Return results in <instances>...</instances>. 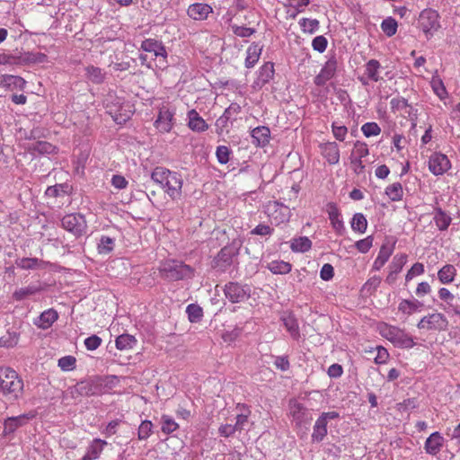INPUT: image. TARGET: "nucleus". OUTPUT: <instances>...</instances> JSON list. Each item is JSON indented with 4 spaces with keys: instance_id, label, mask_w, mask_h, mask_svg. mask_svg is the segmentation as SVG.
<instances>
[{
    "instance_id": "nucleus-1",
    "label": "nucleus",
    "mask_w": 460,
    "mask_h": 460,
    "mask_svg": "<svg viewBox=\"0 0 460 460\" xmlns=\"http://www.w3.org/2000/svg\"><path fill=\"white\" fill-rule=\"evenodd\" d=\"M151 179L159 184L172 199L177 200L181 197L183 180L180 173L164 167H156L151 173Z\"/></svg>"
},
{
    "instance_id": "nucleus-2",
    "label": "nucleus",
    "mask_w": 460,
    "mask_h": 460,
    "mask_svg": "<svg viewBox=\"0 0 460 460\" xmlns=\"http://www.w3.org/2000/svg\"><path fill=\"white\" fill-rule=\"evenodd\" d=\"M23 381L15 370L10 367L0 368V392L8 400L17 401L23 394Z\"/></svg>"
},
{
    "instance_id": "nucleus-3",
    "label": "nucleus",
    "mask_w": 460,
    "mask_h": 460,
    "mask_svg": "<svg viewBox=\"0 0 460 460\" xmlns=\"http://www.w3.org/2000/svg\"><path fill=\"white\" fill-rule=\"evenodd\" d=\"M161 277L169 281L190 279L194 277V269L177 260H166L159 267Z\"/></svg>"
},
{
    "instance_id": "nucleus-4",
    "label": "nucleus",
    "mask_w": 460,
    "mask_h": 460,
    "mask_svg": "<svg viewBox=\"0 0 460 460\" xmlns=\"http://www.w3.org/2000/svg\"><path fill=\"white\" fill-rule=\"evenodd\" d=\"M379 333L382 337L392 342L395 347L401 349H411L416 343L413 338L397 326L382 323L378 326Z\"/></svg>"
},
{
    "instance_id": "nucleus-5",
    "label": "nucleus",
    "mask_w": 460,
    "mask_h": 460,
    "mask_svg": "<svg viewBox=\"0 0 460 460\" xmlns=\"http://www.w3.org/2000/svg\"><path fill=\"white\" fill-rule=\"evenodd\" d=\"M439 19V13L434 9L427 8L420 12L418 27L423 31L427 40L431 39L441 27Z\"/></svg>"
},
{
    "instance_id": "nucleus-6",
    "label": "nucleus",
    "mask_w": 460,
    "mask_h": 460,
    "mask_svg": "<svg viewBox=\"0 0 460 460\" xmlns=\"http://www.w3.org/2000/svg\"><path fill=\"white\" fill-rule=\"evenodd\" d=\"M241 243L234 241L223 247L214 260V267L221 271H226L231 267L239 254Z\"/></svg>"
},
{
    "instance_id": "nucleus-7",
    "label": "nucleus",
    "mask_w": 460,
    "mask_h": 460,
    "mask_svg": "<svg viewBox=\"0 0 460 460\" xmlns=\"http://www.w3.org/2000/svg\"><path fill=\"white\" fill-rule=\"evenodd\" d=\"M339 418L340 413L335 411L322 412L314 424L313 432L311 435L312 442H322L328 434V422Z\"/></svg>"
},
{
    "instance_id": "nucleus-8",
    "label": "nucleus",
    "mask_w": 460,
    "mask_h": 460,
    "mask_svg": "<svg viewBox=\"0 0 460 460\" xmlns=\"http://www.w3.org/2000/svg\"><path fill=\"white\" fill-rule=\"evenodd\" d=\"M102 393V384L99 377L80 381L71 389L72 396L75 398L99 395Z\"/></svg>"
},
{
    "instance_id": "nucleus-9",
    "label": "nucleus",
    "mask_w": 460,
    "mask_h": 460,
    "mask_svg": "<svg viewBox=\"0 0 460 460\" xmlns=\"http://www.w3.org/2000/svg\"><path fill=\"white\" fill-rule=\"evenodd\" d=\"M140 49L146 52L153 53L157 58V66L160 69L167 67V51L162 41L155 39H146L142 41Z\"/></svg>"
},
{
    "instance_id": "nucleus-10",
    "label": "nucleus",
    "mask_w": 460,
    "mask_h": 460,
    "mask_svg": "<svg viewBox=\"0 0 460 460\" xmlns=\"http://www.w3.org/2000/svg\"><path fill=\"white\" fill-rule=\"evenodd\" d=\"M224 294L231 303H242L251 296V288L246 284L229 282L225 286Z\"/></svg>"
},
{
    "instance_id": "nucleus-11",
    "label": "nucleus",
    "mask_w": 460,
    "mask_h": 460,
    "mask_svg": "<svg viewBox=\"0 0 460 460\" xmlns=\"http://www.w3.org/2000/svg\"><path fill=\"white\" fill-rule=\"evenodd\" d=\"M438 295L442 301L439 307L448 315H456L460 319V298L454 296L446 288H439Z\"/></svg>"
},
{
    "instance_id": "nucleus-12",
    "label": "nucleus",
    "mask_w": 460,
    "mask_h": 460,
    "mask_svg": "<svg viewBox=\"0 0 460 460\" xmlns=\"http://www.w3.org/2000/svg\"><path fill=\"white\" fill-rule=\"evenodd\" d=\"M448 326V321L447 317L441 313H432L423 316L419 323L417 327L420 330L427 331H445Z\"/></svg>"
},
{
    "instance_id": "nucleus-13",
    "label": "nucleus",
    "mask_w": 460,
    "mask_h": 460,
    "mask_svg": "<svg viewBox=\"0 0 460 460\" xmlns=\"http://www.w3.org/2000/svg\"><path fill=\"white\" fill-rule=\"evenodd\" d=\"M61 225L64 229L75 237L83 235L87 228L85 218L81 214L66 215L61 220Z\"/></svg>"
},
{
    "instance_id": "nucleus-14",
    "label": "nucleus",
    "mask_w": 460,
    "mask_h": 460,
    "mask_svg": "<svg viewBox=\"0 0 460 460\" xmlns=\"http://www.w3.org/2000/svg\"><path fill=\"white\" fill-rule=\"evenodd\" d=\"M36 417V412L31 411L19 416L7 417L4 420L3 436L8 437L13 434L19 428L25 426L29 420Z\"/></svg>"
},
{
    "instance_id": "nucleus-15",
    "label": "nucleus",
    "mask_w": 460,
    "mask_h": 460,
    "mask_svg": "<svg viewBox=\"0 0 460 460\" xmlns=\"http://www.w3.org/2000/svg\"><path fill=\"white\" fill-rule=\"evenodd\" d=\"M428 166L433 175L440 176L451 168V162L445 154L434 152L429 158Z\"/></svg>"
},
{
    "instance_id": "nucleus-16",
    "label": "nucleus",
    "mask_w": 460,
    "mask_h": 460,
    "mask_svg": "<svg viewBox=\"0 0 460 460\" xmlns=\"http://www.w3.org/2000/svg\"><path fill=\"white\" fill-rule=\"evenodd\" d=\"M174 111L166 106L160 108L157 119L155 121V127L161 133H168L173 127Z\"/></svg>"
},
{
    "instance_id": "nucleus-17",
    "label": "nucleus",
    "mask_w": 460,
    "mask_h": 460,
    "mask_svg": "<svg viewBox=\"0 0 460 460\" xmlns=\"http://www.w3.org/2000/svg\"><path fill=\"white\" fill-rule=\"evenodd\" d=\"M338 66L337 58L331 57L322 67L320 73L314 77V84L317 86H323L328 81L334 77Z\"/></svg>"
},
{
    "instance_id": "nucleus-18",
    "label": "nucleus",
    "mask_w": 460,
    "mask_h": 460,
    "mask_svg": "<svg viewBox=\"0 0 460 460\" xmlns=\"http://www.w3.org/2000/svg\"><path fill=\"white\" fill-rule=\"evenodd\" d=\"M289 412L292 417V420L296 426H302L312 420L309 410L303 403L296 400L290 401Z\"/></svg>"
},
{
    "instance_id": "nucleus-19",
    "label": "nucleus",
    "mask_w": 460,
    "mask_h": 460,
    "mask_svg": "<svg viewBox=\"0 0 460 460\" xmlns=\"http://www.w3.org/2000/svg\"><path fill=\"white\" fill-rule=\"evenodd\" d=\"M212 13V6L205 3L191 4L187 9V15L194 21H205Z\"/></svg>"
},
{
    "instance_id": "nucleus-20",
    "label": "nucleus",
    "mask_w": 460,
    "mask_h": 460,
    "mask_svg": "<svg viewBox=\"0 0 460 460\" xmlns=\"http://www.w3.org/2000/svg\"><path fill=\"white\" fill-rule=\"evenodd\" d=\"M445 438L438 432L435 431L429 435L424 443L425 452L430 456H437L444 447Z\"/></svg>"
},
{
    "instance_id": "nucleus-21",
    "label": "nucleus",
    "mask_w": 460,
    "mask_h": 460,
    "mask_svg": "<svg viewBox=\"0 0 460 460\" xmlns=\"http://www.w3.org/2000/svg\"><path fill=\"white\" fill-rule=\"evenodd\" d=\"M327 213L333 230L341 235L345 231V226L337 205L335 203H329L327 205Z\"/></svg>"
},
{
    "instance_id": "nucleus-22",
    "label": "nucleus",
    "mask_w": 460,
    "mask_h": 460,
    "mask_svg": "<svg viewBox=\"0 0 460 460\" xmlns=\"http://www.w3.org/2000/svg\"><path fill=\"white\" fill-rule=\"evenodd\" d=\"M58 319V312L49 308L43 311L37 318L33 320V324L39 329L47 330Z\"/></svg>"
},
{
    "instance_id": "nucleus-23",
    "label": "nucleus",
    "mask_w": 460,
    "mask_h": 460,
    "mask_svg": "<svg viewBox=\"0 0 460 460\" xmlns=\"http://www.w3.org/2000/svg\"><path fill=\"white\" fill-rule=\"evenodd\" d=\"M319 147L322 155L330 164H337L340 162V148L336 142L322 143Z\"/></svg>"
},
{
    "instance_id": "nucleus-24",
    "label": "nucleus",
    "mask_w": 460,
    "mask_h": 460,
    "mask_svg": "<svg viewBox=\"0 0 460 460\" xmlns=\"http://www.w3.org/2000/svg\"><path fill=\"white\" fill-rule=\"evenodd\" d=\"M252 143L258 147L266 146L270 139V131L268 127L260 126L252 130Z\"/></svg>"
},
{
    "instance_id": "nucleus-25",
    "label": "nucleus",
    "mask_w": 460,
    "mask_h": 460,
    "mask_svg": "<svg viewBox=\"0 0 460 460\" xmlns=\"http://www.w3.org/2000/svg\"><path fill=\"white\" fill-rule=\"evenodd\" d=\"M188 127L195 132H205L208 129V123L194 109L188 111Z\"/></svg>"
},
{
    "instance_id": "nucleus-26",
    "label": "nucleus",
    "mask_w": 460,
    "mask_h": 460,
    "mask_svg": "<svg viewBox=\"0 0 460 460\" xmlns=\"http://www.w3.org/2000/svg\"><path fill=\"white\" fill-rule=\"evenodd\" d=\"M424 304L412 297L411 299H402L398 305V311L404 315L410 316L415 313L420 312Z\"/></svg>"
},
{
    "instance_id": "nucleus-27",
    "label": "nucleus",
    "mask_w": 460,
    "mask_h": 460,
    "mask_svg": "<svg viewBox=\"0 0 460 460\" xmlns=\"http://www.w3.org/2000/svg\"><path fill=\"white\" fill-rule=\"evenodd\" d=\"M263 46L257 42H252L246 49L245 67L252 68L260 59Z\"/></svg>"
},
{
    "instance_id": "nucleus-28",
    "label": "nucleus",
    "mask_w": 460,
    "mask_h": 460,
    "mask_svg": "<svg viewBox=\"0 0 460 460\" xmlns=\"http://www.w3.org/2000/svg\"><path fill=\"white\" fill-rule=\"evenodd\" d=\"M43 288L40 285H29L26 287H22L20 288H17L12 295V297L14 301H23L27 299L28 297L34 296L40 292H41Z\"/></svg>"
},
{
    "instance_id": "nucleus-29",
    "label": "nucleus",
    "mask_w": 460,
    "mask_h": 460,
    "mask_svg": "<svg viewBox=\"0 0 460 460\" xmlns=\"http://www.w3.org/2000/svg\"><path fill=\"white\" fill-rule=\"evenodd\" d=\"M107 445L105 440L95 438L92 441L89 447L86 449L84 456L82 457V460H95L97 459L101 453L102 452L104 447Z\"/></svg>"
},
{
    "instance_id": "nucleus-30",
    "label": "nucleus",
    "mask_w": 460,
    "mask_h": 460,
    "mask_svg": "<svg viewBox=\"0 0 460 460\" xmlns=\"http://www.w3.org/2000/svg\"><path fill=\"white\" fill-rule=\"evenodd\" d=\"M25 84L26 81L18 75H3L0 78V85L9 90H22L24 88Z\"/></svg>"
},
{
    "instance_id": "nucleus-31",
    "label": "nucleus",
    "mask_w": 460,
    "mask_h": 460,
    "mask_svg": "<svg viewBox=\"0 0 460 460\" xmlns=\"http://www.w3.org/2000/svg\"><path fill=\"white\" fill-rule=\"evenodd\" d=\"M364 67V73L371 82L376 83L382 79L380 75L382 66L378 60L370 59L365 64Z\"/></svg>"
},
{
    "instance_id": "nucleus-32",
    "label": "nucleus",
    "mask_w": 460,
    "mask_h": 460,
    "mask_svg": "<svg viewBox=\"0 0 460 460\" xmlns=\"http://www.w3.org/2000/svg\"><path fill=\"white\" fill-rule=\"evenodd\" d=\"M84 70L87 81L91 82L92 84H102L106 78V72H104L101 67L87 66Z\"/></svg>"
},
{
    "instance_id": "nucleus-33",
    "label": "nucleus",
    "mask_w": 460,
    "mask_h": 460,
    "mask_svg": "<svg viewBox=\"0 0 460 460\" xmlns=\"http://www.w3.org/2000/svg\"><path fill=\"white\" fill-rule=\"evenodd\" d=\"M312 248V241L307 236L295 237L290 241V249L293 252L304 253Z\"/></svg>"
},
{
    "instance_id": "nucleus-34",
    "label": "nucleus",
    "mask_w": 460,
    "mask_h": 460,
    "mask_svg": "<svg viewBox=\"0 0 460 460\" xmlns=\"http://www.w3.org/2000/svg\"><path fill=\"white\" fill-rule=\"evenodd\" d=\"M282 321L292 339L297 341L300 338V332L296 318L292 314H288L282 317Z\"/></svg>"
},
{
    "instance_id": "nucleus-35",
    "label": "nucleus",
    "mask_w": 460,
    "mask_h": 460,
    "mask_svg": "<svg viewBox=\"0 0 460 460\" xmlns=\"http://www.w3.org/2000/svg\"><path fill=\"white\" fill-rule=\"evenodd\" d=\"M15 264L22 270H38L43 269L46 262L38 258H19L15 261Z\"/></svg>"
},
{
    "instance_id": "nucleus-36",
    "label": "nucleus",
    "mask_w": 460,
    "mask_h": 460,
    "mask_svg": "<svg viewBox=\"0 0 460 460\" xmlns=\"http://www.w3.org/2000/svg\"><path fill=\"white\" fill-rule=\"evenodd\" d=\"M433 220L440 231L447 230L452 221L451 217L439 208H436Z\"/></svg>"
},
{
    "instance_id": "nucleus-37",
    "label": "nucleus",
    "mask_w": 460,
    "mask_h": 460,
    "mask_svg": "<svg viewBox=\"0 0 460 460\" xmlns=\"http://www.w3.org/2000/svg\"><path fill=\"white\" fill-rule=\"evenodd\" d=\"M392 252H393V250L390 247H388L386 245H383L380 248L378 254L374 261L373 270H380L385 266V264L388 261L389 258L392 255Z\"/></svg>"
},
{
    "instance_id": "nucleus-38",
    "label": "nucleus",
    "mask_w": 460,
    "mask_h": 460,
    "mask_svg": "<svg viewBox=\"0 0 460 460\" xmlns=\"http://www.w3.org/2000/svg\"><path fill=\"white\" fill-rule=\"evenodd\" d=\"M274 64L266 62L258 71V83L264 84L269 83L274 76Z\"/></svg>"
},
{
    "instance_id": "nucleus-39",
    "label": "nucleus",
    "mask_w": 460,
    "mask_h": 460,
    "mask_svg": "<svg viewBox=\"0 0 460 460\" xmlns=\"http://www.w3.org/2000/svg\"><path fill=\"white\" fill-rule=\"evenodd\" d=\"M456 275V269L452 264L443 266L438 272V278L442 284L451 283Z\"/></svg>"
},
{
    "instance_id": "nucleus-40",
    "label": "nucleus",
    "mask_w": 460,
    "mask_h": 460,
    "mask_svg": "<svg viewBox=\"0 0 460 460\" xmlns=\"http://www.w3.org/2000/svg\"><path fill=\"white\" fill-rule=\"evenodd\" d=\"M385 195L391 201H400L403 198V189L400 182H394L388 185L385 190Z\"/></svg>"
},
{
    "instance_id": "nucleus-41",
    "label": "nucleus",
    "mask_w": 460,
    "mask_h": 460,
    "mask_svg": "<svg viewBox=\"0 0 460 460\" xmlns=\"http://www.w3.org/2000/svg\"><path fill=\"white\" fill-rule=\"evenodd\" d=\"M115 247V239L110 236L102 235L97 243V251L99 254L107 255L111 253Z\"/></svg>"
},
{
    "instance_id": "nucleus-42",
    "label": "nucleus",
    "mask_w": 460,
    "mask_h": 460,
    "mask_svg": "<svg viewBox=\"0 0 460 460\" xmlns=\"http://www.w3.org/2000/svg\"><path fill=\"white\" fill-rule=\"evenodd\" d=\"M116 348L119 350H127L132 349L136 343L137 340L133 335L130 334H121L117 337L116 341Z\"/></svg>"
},
{
    "instance_id": "nucleus-43",
    "label": "nucleus",
    "mask_w": 460,
    "mask_h": 460,
    "mask_svg": "<svg viewBox=\"0 0 460 460\" xmlns=\"http://www.w3.org/2000/svg\"><path fill=\"white\" fill-rule=\"evenodd\" d=\"M430 84H431V88H432L434 93L440 100H445L447 97L448 93L446 89V86H445L442 79L439 78L437 74L432 76Z\"/></svg>"
},
{
    "instance_id": "nucleus-44",
    "label": "nucleus",
    "mask_w": 460,
    "mask_h": 460,
    "mask_svg": "<svg viewBox=\"0 0 460 460\" xmlns=\"http://www.w3.org/2000/svg\"><path fill=\"white\" fill-rule=\"evenodd\" d=\"M350 226L354 232L364 234L367 228V220L362 213H356L351 219Z\"/></svg>"
},
{
    "instance_id": "nucleus-45",
    "label": "nucleus",
    "mask_w": 460,
    "mask_h": 460,
    "mask_svg": "<svg viewBox=\"0 0 460 460\" xmlns=\"http://www.w3.org/2000/svg\"><path fill=\"white\" fill-rule=\"evenodd\" d=\"M69 193V186L67 184H56L49 186L45 190V196L48 198L64 197Z\"/></svg>"
},
{
    "instance_id": "nucleus-46",
    "label": "nucleus",
    "mask_w": 460,
    "mask_h": 460,
    "mask_svg": "<svg viewBox=\"0 0 460 460\" xmlns=\"http://www.w3.org/2000/svg\"><path fill=\"white\" fill-rule=\"evenodd\" d=\"M268 269L273 274H287L290 272L292 266L289 262L284 261H273L269 263Z\"/></svg>"
},
{
    "instance_id": "nucleus-47",
    "label": "nucleus",
    "mask_w": 460,
    "mask_h": 460,
    "mask_svg": "<svg viewBox=\"0 0 460 460\" xmlns=\"http://www.w3.org/2000/svg\"><path fill=\"white\" fill-rule=\"evenodd\" d=\"M179 429L178 423L169 415H162L161 417V430L164 434H172Z\"/></svg>"
},
{
    "instance_id": "nucleus-48",
    "label": "nucleus",
    "mask_w": 460,
    "mask_h": 460,
    "mask_svg": "<svg viewBox=\"0 0 460 460\" xmlns=\"http://www.w3.org/2000/svg\"><path fill=\"white\" fill-rule=\"evenodd\" d=\"M397 28L398 23L393 17H386L381 22V30L387 37L394 36L397 31Z\"/></svg>"
},
{
    "instance_id": "nucleus-49",
    "label": "nucleus",
    "mask_w": 460,
    "mask_h": 460,
    "mask_svg": "<svg viewBox=\"0 0 460 460\" xmlns=\"http://www.w3.org/2000/svg\"><path fill=\"white\" fill-rule=\"evenodd\" d=\"M289 220V213L287 207L280 206L271 215V221L279 226Z\"/></svg>"
},
{
    "instance_id": "nucleus-50",
    "label": "nucleus",
    "mask_w": 460,
    "mask_h": 460,
    "mask_svg": "<svg viewBox=\"0 0 460 460\" xmlns=\"http://www.w3.org/2000/svg\"><path fill=\"white\" fill-rule=\"evenodd\" d=\"M186 313L190 323H198L203 316L202 308L195 304H190L186 308Z\"/></svg>"
},
{
    "instance_id": "nucleus-51",
    "label": "nucleus",
    "mask_w": 460,
    "mask_h": 460,
    "mask_svg": "<svg viewBox=\"0 0 460 460\" xmlns=\"http://www.w3.org/2000/svg\"><path fill=\"white\" fill-rule=\"evenodd\" d=\"M153 433V423L150 420H145L141 422L137 430V438L139 440L147 439Z\"/></svg>"
},
{
    "instance_id": "nucleus-52",
    "label": "nucleus",
    "mask_w": 460,
    "mask_h": 460,
    "mask_svg": "<svg viewBox=\"0 0 460 460\" xmlns=\"http://www.w3.org/2000/svg\"><path fill=\"white\" fill-rule=\"evenodd\" d=\"M299 25L305 32L314 33L319 28V21L316 19L302 18Z\"/></svg>"
},
{
    "instance_id": "nucleus-53",
    "label": "nucleus",
    "mask_w": 460,
    "mask_h": 460,
    "mask_svg": "<svg viewBox=\"0 0 460 460\" xmlns=\"http://www.w3.org/2000/svg\"><path fill=\"white\" fill-rule=\"evenodd\" d=\"M361 131L366 137H376L381 133V128L376 122H367L361 126Z\"/></svg>"
},
{
    "instance_id": "nucleus-54",
    "label": "nucleus",
    "mask_w": 460,
    "mask_h": 460,
    "mask_svg": "<svg viewBox=\"0 0 460 460\" xmlns=\"http://www.w3.org/2000/svg\"><path fill=\"white\" fill-rule=\"evenodd\" d=\"M18 342V334L15 332H7L0 337V347L12 348Z\"/></svg>"
},
{
    "instance_id": "nucleus-55",
    "label": "nucleus",
    "mask_w": 460,
    "mask_h": 460,
    "mask_svg": "<svg viewBox=\"0 0 460 460\" xmlns=\"http://www.w3.org/2000/svg\"><path fill=\"white\" fill-rule=\"evenodd\" d=\"M407 261V256L405 254H397L393 258L392 262L389 265V270L393 271V273H399L404 264Z\"/></svg>"
},
{
    "instance_id": "nucleus-56",
    "label": "nucleus",
    "mask_w": 460,
    "mask_h": 460,
    "mask_svg": "<svg viewBox=\"0 0 460 460\" xmlns=\"http://www.w3.org/2000/svg\"><path fill=\"white\" fill-rule=\"evenodd\" d=\"M369 155V149L367 143L362 141H356L354 148L350 155H355L357 158H365Z\"/></svg>"
},
{
    "instance_id": "nucleus-57",
    "label": "nucleus",
    "mask_w": 460,
    "mask_h": 460,
    "mask_svg": "<svg viewBox=\"0 0 460 460\" xmlns=\"http://www.w3.org/2000/svg\"><path fill=\"white\" fill-rule=\"evenodd\" d=\"M390 106L392 111L396 112L407 110V108L410 107V104L405 98L397 96L390 101Z\"/></svg>"
},
{
    "instance_id": "nucleus-58",
    "label": "nucleus",
    "mask_w": 460,
    "mask_h": 460,
    "mask_svg": "<svg viewBox=\"0 0 460 460\" xmlns=\"http://www.w3.org/2000/svg\"><path fill=\"white\" fill-rule=\"evenodd\" d=\"M231 150L226 146H218L216 150V156L219 164H226L229 162Z\"/></svg>"
},
{
    "instance_id": "nucleus-59",
    "label": "nucleus",
    "mask_w": 460,
    "mask_h": 460,
    "mask_svg": "<svg viewBox=\"0 0 460 460\" xmlns=\"http://www.w3.org/2000/svg\"><path fill=\"white\" fill-rule=\"evenodd\" d=\"M332 132L338 141H344L348 134V128L334 121L332 123Z\"/></svg>"
},
{
    "instance_id": "nucleus-60",
    "label": "nucleus",
    "mask_w": 460,
    "mask_h": 460,
    "mask_svg": "<svg viewBox=\"0 0 460 460\" xmlns=\"http://www.w3.org/2000/svg\"><path fill=\"white\" fill-rule=\"evenodd\" d=\"M244 412H242L236 416V421H235V428L238 431H242L244 429L245 426L248 423L249 415L251 413V411L243 406Z\"/></svg>"
},
{
    "instance_id": "nucleus-61",
    "label": "nucleus",
    "mask_w": 460,
    "mask_h": 460,
    "mask_svg": "<svg viewBox=\"0 0 460 460\" xmlns=\"http://www.w3.org/2000/svg\"><path fill=\"white\" fill-rule=\"evenodd\" d=\"M75 358L73 356H65L58 359V367L63 371H70L75 367Z\"/></svg>"
},
{
    "instance_id": "nucleus-62",
    "label": "nucleus",
    "mask_w": 460,
    "mask_h": 460,
    "mask_svg": "<svg viewBox=\"0 0 460 460\" xmlns=\"http://www.w3.org/2000/svg\"><path fill=\"white\" fill-rule=\"evenodd\" d=\"M380 283H381L380 277H377V276L371 277L363 285L362 290L367 293L372 294L373 292H375L377 289V288L380 286Z\"/></svg>"
},
{
    "instance_id": "nucleus-63",
    "label": "nucleus",
    "mask_w": 460,
    "mask_h": 460,
    "mask_svg": "<svg viewBox=\"0 0 460 460\" xmlns=\"http://www.w3.org/2000/svg\"><path fill=\"white\" fill-rule=\"evenodd\" d=\"M328 40L323 35L316 36L312 40V48L314 50L318 51L319 53H323L326 50Z\"/></svg>"
},
{
    "instance_id": "nucleus-64",
    "label": "nucleus",
    "mask_w": 460,
    "mask_h": 460,
    "mask_svg": "<svg viewBox=\"0 0 460 460\" xmlns=\"http://www.w3.org/2000/svg\"><path fill=\"white\" fill-rule=\"evenodd\" d=\"M274 358L273 364L277 369L280 371H288L290 367V363L288 356H272Z\"/></svg>"
}]
</instances>
